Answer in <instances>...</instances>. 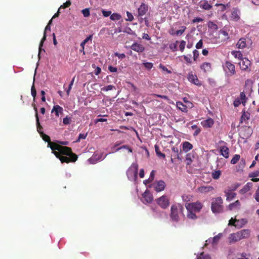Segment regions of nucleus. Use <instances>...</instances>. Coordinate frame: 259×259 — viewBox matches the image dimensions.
Instances as JSON below:
<instances>
[{
    "label": "nucleus",
    "mask_w": 259,
    "mask_h": 259,
    "mask_svg": "<svg viewBox=\"0 0 259 259\" xmlns=\"http://www.w3.org/2000/svg\"><path fill=\"white\" fill-rule=\"evenodd\" d=\"M40 135L42 139L48 142V146L51 149L52 153L60 159L62 163H68L77 160V155L72 152L71 148L61 147L54 142H51L50 137L44 133L40 134Z\"/></svg>",
    "instance_id": "nucleus-1"
},
{
    "label": "nucleus",
    "mask_w": 259,
    "mask_h": 259,
    "mask_svg": "<svg viewBox=\"0 0 259 259\" xmlns=\"http://www.w3.org/2000/svg\"><path fill=\"white\" fill-rule=\"evenodd\" d=\"M184 207L181 204H172L171 206L169 214L171 220L175 222H179L181 215L184 216Z\"/></svg>",
    "instance_id": "nucleus-2"
},
{
    "label": "nucleus",
    "mask_w": 259,
    "mask_h": 259,
    "mask_svg": "<svg viewBox=\"0 0 259 259\" xmlns=\"http://www.w3.org/2000/svg\"><path fill=\"white\" fill-rule=\"evenodd\" d=\"M223 200L221 197L214 198L211 204V209L213 213H221L223 211Z\"/></svg>",
    "instance_id": "nucleus-3"
},
{
    "label": "nucleus",
    "mask_w": 259,
    "mask_h": 259,
    "mask_svg": "<svg viewBox=\"0 0 259 259\" xmlns=\"http://www.w3.org/2000/svg\"><path fill=\"white\" fill-rule=\"evenodd\" d=\"M138 164L137 163H133L126 171V175L129 180L135 181L137 179Z\"/></svg>",
    "instance_id": "nucleus-4"
},
{
    "label": "nucleus",
    "mask_w": 259,
    "mask_h": 259,
    "mask_svg": "<svg viewBox=\"0 0 259 259\" xmlns=\"http://www.w3.org/2000/svg\"><path fill=\"white\" fill-rule=\"evenodd\" d=\"M203 206V204L199 201L195 202L188 203L185 205L187 210H190L195 212H199Z\"/></svg>",
    "instance_id": "nucleus-5"
},
{
    "label": "nucleus",
    "mask_w": 259,
    "mask_h": 259,
    "mask_svg": "<svg viewBox=\"0 0 259 259\" xmlns=\"http://www.w3.org/2000/svg\"><path fill=\"white\" fill-rule=\"evenodd\" d=\"M156 202L163 209L167 208L170 204L169 199L166 195H162L156 199Z\"/></svg>",
    "instance_id": "nucleus-6"
},
{
    "label": "nucleus",
    "mask_w": 259,
    "mask_h": 259,
    "mask_svg": "<svg viewBox=\"0 0 259 259\" xmlns=\"http://www.w3.org/2000/svg\"><path fill=\"white\" fill-rule=\"evenodd\" d=\"M224 69L228 75L232 76L236 73L235 66L230 61H226L224 66Z\"/></svg>",
    "instance_id": "nucleus-7"
},
{
    "label": "nucleus",
    "mask_w": 259,
    "mask_h": 259,
    "mask_svg": "<svg viewBox=\"0 0 259 259\" xmlns=\"http://www.w3.org/2000/svg\"><path fill=\"white\" fill-rule=\"evenodd\" d=\"M239 64L240 69L242 70L246 71L247 72H249L250 71L249 66H250L251 62L246 58H242L241 61Z\"/></svg>",
    "instance_id": "nucleus-8"
},
{
    "label": "nucleus",
    "mask_w": 259,
    "mask_h": 259,
    "mask_svg": "<svg viewBox=\"0 0 259 259\" xmlns=\"http://www.w3.org/2000/svg\"><path fill=\"white\" fill-rule=\"evenodd\" d=\"M152 186L155 191L159 192L164 189L165 183L162 180L157 181L153 183Z\"/></svg>",
    "instance_id": "nucleus-9"
},
{
    "label": "nucleus",
    "mask_w": 259,
    "mask_h": 259,
    "mask_svg": "<svg viewBox=\"0 0 259 259\" xmlns=\"http://www.w3.org/2000/svg\"><path fill=\"white\" fill-rule=\"evenodd\" d=\"M198 191L202 194L213 193L215 189L211 186H201L198 188Z\"/></svg>",
    "instance_id": "nucleus-10"
},
{
    "label": "nucleus",
    "mask_w": 259,
    "mask_h": 259,
    "mask_svg": "<svg viewBox=\"0 0 259 259\" xmlns=\"http://www.w3.org/2000/svg\"><path fill=\"white\" fill-rule=\"evenodd\" d=\"M149 7L147 4L144 3L138 9V16L142 17L145 15L148 11Z\"/></svg>",
    "instance_id": "nucleus-11"
},
{
    "label": "nucleus",
    "mask_w": 259,
    "mask_h": 259,
    "mask_svg": "<svg viewBox=\"0 0 259 259\" xmlns=\"http://www.w3.org/2000/svg\"><path fill=\"white\" fill-rule=\"evenodd\" d=\"M32 106L33 107V109L35 112V117H36V125H37V130L38 132L40 134L42 133H43L41 130H42V127L41 126L39 123V118L38 116V111L37 107L35 106V104L34 103L32 104Z\"/></svg>",
    "instance_id": "nucleus-12"
},
{
    "label": "nucleus",
    "mask_w": 259,
    "mask_h": 259,
    "mask_svg": "<svg viewBox=\"0 0 259 259\" xmlns=\"http://www.w3.org/2000/svg\"><path fill=\"white\" fill-rule=\"evenodd\" d=\"M142 196L144 198V202L146 203H150L153 201V196L148 190H146L142 194Z\"/></svg>",
    "instance_id": "nucleus-13"
},
{
    "label": "nucleus",
    "mask_w": 259,
    "mask_h": 259,
    "mask_svg": "<svg viewBox=\"0 0 259 259\" xmlns=\"http://www.w3.org/2000/svg\"><path fill=\"white\" fill-rule=\"evenodd\" d=\"M240 11L236 8H234L231 12V18L235 21H238L240 19Z\"/></svg>",
    "instance_id": "nucleus-14"
},
{
    "label": "nucleus",
    "mask_w": 259,
    "mask_h": 259,
    "mask_svg": "<svg viewBox=\"0 0 259 259\" xmlns=\"http://www.w3.org/2000/svg\"><path fill=\"white\" fill-rule=\"evenodd\" d=\"M238 232L239 234L241 240L248 238L250 235V230L249 229H243Z\"/></svg>",
    "instance_id": "nucleus-15"
},
{
    "label": "nucleus",
    "mask_w": 259,
    "mask_h": 259,
    "mask_svg": "<svg viewBox=\"0 0 259 259\" xmlns=\"http://www.w3.org/2000/svg\"><path fill=\"white\" fill-rule=\"evenodd\" d=\"M188 79L189 81L196 85H200L199 80H198L197 76H196V75L193 74L192 72L189 73Z\"/></svg>",
    "instance_id": "nucleus-16"
},
{
    "label": "nucleus",
    "mask_w": 259,
    "mask_h": 259,
    "mask_svg": "<svg viewBox=\"0 0 259 259\" xmlns=\"http://www.w3.org/2000/svg\"><path fill=\"white\" fill-rule=\"evenodd\" d=\"M131 48L133 50H134L137 52H138V53H142V52H144L145 50V48L143 47V45H140L138 43H136V42L133 44L131 46Z\"/></svg>",
    "instance_id": "nucleus-17"
},
{
    "label": "nucleus",
    "mask_w": 259,
    "mask_h": 259,
    "mask_svg": "<svg viewBox=\"0 0 259 259\" xmlns=\"http://www.w3.org/2000/svg\"><path fill=\"white\" fill-rule=\"evenodd\" d=\"M199 6L200 8L205 10H209L212 7V6L206 0L201 1L199 3Z\"/></svg>",
    "instance_id": "nucleus-18"
},
{
    "label": "nucleus",
    "mask_w": 259,
    "mask_h": 259,
    "mask_svg": "<svg viewBox=\"0 0 259 259\" xmlns=\"http://www.w3.org/2000/svg\"><path fill=\"white\" fill-rule=\"evenodd\" d=\"M229 239L230 243L236 242L241 240L238 232L231 234L229 235Z\"/></svg>",
    "instance_id": "nucleus-19"
},
{
    "label": "nucleus",
    "mask_w": 259,
    "mask_h": 259,
    "mask_svg": "<svg viewBox=\"0 0 259 259\" xmlns=\"http://www.w3.org/2000/svg\"><path fill=\"white\" fill-rule=\"evenodd\" d=\"M253 184L251 182H248L246 183L245 186L239 190V193L241 194H244L248 191H249L250 189L252 187Z\"/></svg>",
    "instance_id": "nucleus-20"
},
{
    "label": "nucleus",
    "mask_w": 259,
    "mask_h": 259,
    "mask_svg": "<svg viewBox=\"0 0 259 259\" xmlns=\"http://www.w3.org/2000/svg\"><path fill=\"white\" fill-rule=\"evenodd\" d=\"M220 153L225 158H228L229 156V149L227 146H222L220 148Z\"/></svg>",
    "instance_id": "nucleus-21"
},
{
    "label": "nucleus",
    "mask_w": 259,
    "mask_h": 259,
    "mask_svg": "<svg viewBox=\"0 0 259 259\" xmlns=\"http://www.w3.org/2000/svg\"><path fill=\"white\" fill-rule=\"evenodd\" d=\"M55 112V115L57 117H59V113L62 114L63 112V109L62 107L58 105L54 106L52 110V112Z\"/></svg>",
    "instance_id": "nucleus-22"
},
{
    "label": "nucleus",
    "mask_w": 259,
    "mask_h": 259,
    "mask_svg": "<svg viewBox=\"0 0 259 259\" xmlns=\"http://www.w3.org/2000/svg\"><path fill=\"white\" fill-rule=\"evenodd\" d=\"M201 124L204 127H211L214 124V121L212 118H209L203 121Z\"/></svg>",
    "instance_id": "nucleus-23"
},
{
    "label": "nucleus",
    "mask_w": 259,
    "mask_h": 259,
    "mask_svg": "<svg viewBox=\"0 0 259 259\" xmlns=\"http://www.w3.org/2000/svg\"><path fill=\"white\" fill-rule=\"evenodd\" d=\"M224 192L226 194V196L227 197L226 199L227 201L232 200L236 196V194L234 192H232V191L230 190H225Z\"/></svg>",
    "instance_id": "nucleus-24"
},
{
    "label": "nucleus",
    "mask_w": 259,
    "mask_h": 259,
    "mask_svg": "<svg viewBox=\"0 0 259 259\" xmlns=\"http://www.w3.org/2000/svg\"><path fill=\"white\" fill-rule=\"evenodd\" d=\"M193 145L190 142L185 141L183 143V150L184 152H187L193 149Z\"/></svg>",
    "instance_id": "nucleus-25"
},
{
    "label": "nucleus",
    "mask_w": 259,
    "mask_h": 259,
    "mask_svg": "<svg viewBox=\"0 0 259 259\" xmlns=\"http://www.w3.org/2000/svg\"><path fill=\"white\" fill-rule=\"evenodd\" d=\"M250 113L245 111V110L242 111V114L240 118V122L242 123L243 121L246 122L247 120L250 119Z\"/></svg>",
    "instance_id": "nucleus-26"
},
{
    "label": "nucleus",
    "mask_w": 259,
    "mask_h": 259,
    "mask_svg": "<svg viewBox=\"0 0 259 259\" xmlns=\"http://www.w3.org/2000/svg\"><path fill=\"white\" fill-rule=\"evenodd\" d=\"M237 47L239 49H243L246 47V39L244 38H240L236 44Z\"/></svg>",
    "instance_id": "nucleus-27"
},
{
    "label": "nucleus",
    "mask_w": 259,
    "mask_h": 259,
    "mask_svg": "<svg viewBox=\"0 0 259 259\" xmlns=\"http://www.w3.org/2000/svg\"><path fill=\"white\" fill-rule=\"evenodd\" d=\"M200 68L205 72H209L211 69V64L209 63L204 62L201 65Z\"/></svg>",
    "instance_id": "nucleus-28"
},
{
    "label": "nucleus",
    "mask_w": 259,
    "mask_h": 259,
    "mask_svg": "<svg viewBox=\"0 0 259 259\" xmlns=\"http://www.w3.org/2000/svg\"><path fill=\"white\" fill-rule=\"evenodd\" d=\"M92 35H89V36H88L84 40H83L81 44H80V46L81 47V49L80 50V52H82L83 54H85V52L84 51V44H85L86 43L88 42V41L90 40H92Z\"/></svg>",
    "instance_id": "nucleus-29"
},
{
    "label": "nucleus",
    "mask_w": 259,
    "mask_h": 259,
    "mask_svg": "<svg viewBox=\"0 0 259 259\" xmlns=\"http://www.w3.org/2000/svg\"><path fill=\"white\" fill-rule=\"evenodd\" d=\"M195 212H193L190 210H187V217L189 219L195 220L198 219V217L196 215Z\"/></svg>",
    "instance_id": "nucleus-30"
},
{
    "label": "nucleus",
    "mask_w": 259,
    "mask_h": 259,
    "mask_svg": "<svg viewBox=\"0 0 259 259\" xmlns=\"http://www.w3.org/2000/svg\"><path fill=\"white\" fill-rule=\"evenodd\" d=\"M194 157L193 154L191 153H188L186 155V161L187 165H190L192 163Z\"/></svg>",
    "instance_id": "nucleus-31"
},
{
    "label": "nucleus",
    "mask_w": 259,
    "mask_h": 259,
    "mask_svg": "<svg viewBox=\"0 0 259 259\" xmlns=\"http://www.w3.org/2000/svg\"><path fill=\"white\" fill-rule=\"evenodd\" d=\"M46 33H45V32H44V36H43L42 38H41V39L40 40V44H39V46L38 57L39 56L40 52L42 50H43L45 52V50L44 49H42V47L44 42L46 40Z\"/></svg>",
    "instance_id": "nucleus-32"
},
{
    "label": "nucleus",
    "mask_w": 259,
    "mask_h": 259,
    "mask_svg": "<svg viewBox=\"0 0 259 259\" xmlns=\"http://www.w3.org/2000/svg\"><path fill=\"white\" fill-rule=\"evenodd\" d=\"M222 236V233H219L214 236L212 239V244L213 245L217 244L219 241Z\"/></svg>",
    "instance_id": "nucleus-33"
},
{
    "label": "nucleus",
    "mask_w": 259,
    "mask_h": 259,
    "mask_svg": "<svg viewBox=\"0 0 259 259\" xmlns=\"http://www.w3.org/2000/svg\"><path fill=\"white\" fill-rule=\"evenodd\" d=\"M179 41L176 40L175 42L171 43L169 45V48L172 52H176L178 50V43Z\"/></svg>",
    "instance_id": "nucleus-34"
},
{
    "label": "nucleus",
    "mask_w": 259,
    "mask_h": 259,
    "mask_svg": "<svg viewBox=\"0 0 259 259\" xmlns=\"http://www.w3.org/2000/svg\"><path fill=\"white\" fill-rule=\"evenodd\" d=\"M240 206V202L239 200H236L235 202L230 204L228 206V208L230 210H232L235 207H239Z\"/></svg>",
    "instance_id": "nucleus-35"
},
{
    "label": "nucleus",
    "mask_w": 259,
    "mask_h": 259,
    "mask_svg": "<svg viewBox=\"0 0 259 259\" xmlns=\"http://www.w3.org/2000/svg\"><path fill=\"white\" fill-rule=\"evenodd\" d=\"M231 53L234 56L235 58L238 59H242V54L240 51H233L231 52Z\"/></svg>",
    "instance_id": "nucleus-36"
},
{
    "label": "nucleus",
    "mask_w": 259,
    "mask_h": 259,
    "mask_svg": "<svg viewBox=\"0 0 259 259\" xmlns=\"http://www.w3.org/2000/svg\"><path fill=\"white\" fill-rule=\"evenodd\" d=\"M221 175V171L220 170H215L212 173V178L214 180H218Z\"/></svg>",
    "instance_id": "nucleus-37"
},
{
    "label": "nucleus",
    "mask_w": 259,
    "mask_h": 259,
    "mask_svg": "<svg viewBox=\"0 0 259 259\" xmlns=\"http://www.w3.org/2000/svg\"><path fill=\"white\" fill-rule=\"evenodd\" d=\"M179 149L178 148L172 147V154L171 157H174V158H176V157H179Z\"/></svg>",
    "instance_id": "nucleus-38"
},
{
    "label": "nucleus",
    "mask_w": 259,
    "mask_h": 259,
    "mask_svg": "<svg viewBox=\"0 0 259 259\" xmlns=\"http://www.w3.org/2000/svg\"><path fill=\"white\" fill-rule=\"evenodd\" d=\"M208 27L209 28L217 30L218 28L217 25L213 22L209 21L208 23Z\"/></svg>",
    "instance_id": "nucleus-39"
},
{
    "label": "nucleus",
    "mask_w": 259,
    "mask_h": 259,
    "mask_svg": "<svg viewBox=\"0 0 259 259\" xmlns=\"http://www.w3.org/2000/svg\"><path fill=\"white\" fill-rule=\"evenodd\" d=\"M240 156L239 154H235L233 158L231 160V163L232 164H235L238 162L239 160L240 159Z\"/></svg>",
    "instance_id": "nucleus-40"
},
{
    "label": "nucleus",
    "mask_w": 259,
    "mask_h": 259,
    "mask_svg": "<svg viewBox=\"0 0 259 259\" xmlns=\"http://www.w3.org/2000/svg\"><path fill=\"white\" fill-rule=\"evenodd\" d=\"M155 152H156V154L159 156V157H162L163 158H164L165 157V155L164 154L161 153L159 149V147L157 145H155Z\"/></svg>",
    "instance_id": "nucleus-41"
},
{
    "label": "nucleus",
    "mask_w": 259,
    "mask_h": 259,
    "mask_svg": "<svg viewBox=\"0 0 259 259\" xmlns=\"http://www.w3.org/2000/svg\"><path fill=\"white\" fill-rule=\"evenodd\" d=\"M239 98L241 101L242 104L244 105L246 102V97L244 92L240 93V97Z\"/></svg>",
    "instance_id": "nucleus-42"
},
{
    "label": "nucleus",
    "mask_w": 259,
    "mask_h": 259,
    "mask_svg": "<svg viewBox=\"0 0 259 259\" xmlns=\"http://www.w3.org/2000/svg\"><path fill=\"white\" fill-rule=\"evenodd\" d=\"M81 13L84 17H88L90 15V9L85 8L81 10Z\"/></svg>",
    "instance_id": "nucleus-43"
},
{
    "label": "nucleus",
    "mask_w": 259,
    "mask_h": 259,
    "mask_svg": "<svg viewBox=\"0 0 259 259\" xmlns=\"http://www.w3.org/2000/svg\"><path fill=\"white\" fill-rule=\"evenodd\" d=\"M121 18V16L117 13H113L110 16V19L112 20H119Z\"/></svg>",
    "instance_id": "nucleus-44"
},
{
    "label": "nucleus",
    "mask_w": 259,
    "mask_h": 259,
    "mask_svg": "<svg viewBox=\"0 0 259 259\" xmlns=\"http://www.w3.org/2000/svg\"><path fill=\"white\" fill-rule=\"evenodd\" d=\"M177 106L179 109L182 111H186L187 110V107L184 105L182 102H177Z\"/></svg>",
    "instance_id": "nucleus-45"
},
{
    "label": "nucleus",
    "mask_w": 259,
    "mask_h": 259,
    "mask_svg": "<svg viewBox=\"0 0 259 259\" xmlns=\"http://www.w3.org/2000/svg\"><path fill=\"white\" fill-rule=\"evenodd\" d=\"M186 27L184 26H181V29L177 30L176 31L175 34L177 35H181L184 32V31L186 30Z\"/></svg>",
    "instance_id": "nucleus-46"
},
{
    "label": "nucleus",
    "mask_w": 259,
    "mask_h": 259,
    "mask_svg": "<svg viewBox=\"0 0 259 259\" xmlns=\"http://www.w3.org/2000/svg\"><path fill=\"white\" fill-rule=\"evenodd\" d=\"M31 93L32 96L33 97V101H34L36 96V91L35 90L34 84H33L32 86L31 87Z\"/></svg>",
    "instance_id": "nucleus-47"
},
{
    "label": "nucleus",
    "mask_w": 259,
    "mask_h": 259,
    "mask_svg": "<svg viewBox=\"0 0 259 259\" xmlns=\"http://www.w3.org/2000/svg\"><path fill=\"white\" fill-rule=\"evenodd\" d=\"M71 119L70 117H68L67 116L64 118L63 119V123L64 125L69 124L71 122Z\"/></svg>",
    "instance_id": "nucleus-48"
},
{
    "label": "nucleus",
    "mask_w": 259,
    "mask_h": 259,
    "mask_svg": "<svg viewBox=\"0 0 259 259\" xmlns=\"http://www.w3.org/2000/svg\"><path fill=\"white\" fill-rule=\"evenodd\" d=\"M239 222V220L235 219H233V218H231L230 220H229V225L230 226H234L235 227H237V225H236L235 224V223L236 222Z\"/></svg>",
    "instance_id": "nucleus-49"
},
{
    "label": "nucleus",
    "mask_w": 259,
    "mask_h": 259,
    "mask_svg": "<svg viewBox=\"0 0 259 259\" xmlns=\"http://www.w3.org/2000/svg\"><path fill=\"white\" fill-rule=\"evenodd\" d=\"M219 34L222 35L223 36H224V40L228 39L229 38L228 32L225 30H221L219 32Z\"/></svg>",
    "instance_id": "nucleus-50"
},
{
    "label": "nucleus",
    "mask_w": 259,
    "mask_h": 259,
    "mask_svg": "<svg viewBox=\"0 0 259 259\" xmlns=\"http://www.w3.org/2000/svg\"><path fill=\"white\" fill-rule=\"evenodd\" d=\"M87 133L86 134H80L78 136V139L76 140V142H80L81 139H85L87 138Z\"/></svg>",
    "instance_id": "nucleus-51"
},
{
    "label": "nucleus",
    "mask_w": 259,
    "mask_h": 259,
    "mask_svg": "<svg viewBox=\"0 0 259 259\" xmlns=\"http://www.w3.org/2000/svg\"><path fill=\"white\" fill-rule=\"evenodd\" d=\"M186 41L185 40H182L180 42V44L179 46L180 50L183 52L185 49V46H186Z\"/></svg>",
    "instance_id": "nucleus-52"
},
{
    "label": "nucleus",
    "mask_w": 259,
    "mask_h": 259,
    "mask_svg": "<svg viewBox=\"0 0 259 259\" xmlns=\"http://www.w3.org/2000/svg\"><path fill=\"white\" fill-rule=\"evenodd\" d=\"M184 57V59L185 60V61L189 63V64H191L192 63V60H191V55H184L183 56Z\"/></svg>",
    "instance_id": "nucleus-53"
},
{
    "label": "nucleus",
    "mask_w": 259,
    "mask_h": 259,
    "mask_svg": "<svg viewBox=\"0 0 259 259\" xmlns=\"http://www.w3.org/2000/svg\"><path fill=\"white\" fill-rule=\"evenodd\" d=\"M71 2L70 1H67L60 6V9H65L68 8L71 5Z\"/></svg>",
    "instance_id": "nucleus-54"
},
{
    "label": "nucleus",
    "mask_w": 259,
    "mask_h": 259,
    "mask_svg": "<svg viewBox=\"0 0 259 259\" xmlns=\"http://www.w3.org/2000/svg\"><path fill=\"white\" fill-rule=\"evenodd\" d=\"M259 176V171L257 170L254 172H252L249 174L248 177L249 178H253L255 177H257Z\"/></svg>",
    "instance_id": "nucleus-55"
},
{
    "label": "nucleus",
    "mask_w": 259,
    "mask_h": 259,
    "mask_svg": "<svg viewBox=\"0 0 259 259\" xmlns=\"http://www.w3.org/2000/svg\"><path fill=\"white\" fill-rule=\"evenodd\" d=\"M55 143H56L57 144H59V145H60V146L61 147H63V145H68L69 144V142L68 141H56V142H55Z\"/></svg>",
    "instance_id": "nucleus-56"
},
{
    "label": "nucleus",
    "mask_w": 259,
    "mask_h": 259,
    "mask_svg": "<svg viewBox=\"0 0 259 259\" xmlns=\"http://www.w3.org/2000/svg\"><path fill=\"white\" fill-rule=\"evenodd\" d=\"M126 16L127 18L126 19V20L129 21H132L133 20L134 16H133L132 13L127 11L126 12Z\"/></svg>",
    "instance_id": "nucleus-57"
},
{
    "label": "nucleus",
    "mask_w": 259,
    "mask_h": 259,
    "mask_svg": "<svg viewBox=\"0 0 259 259\" xmlns=\"http://www.w3.org/2000/svg\"><path fill=\"white\" fill-rule=\"evenodd\" d=\"M159 68H161L163 71L166 72L168 74L171 73V71L170 70H168L165 66L160 64Z\"/></svg>",
    "instance_id": "nucleus-58"
},
{
    "label": "nucleus",
    "mask_w": 259,
    "mask_h": 259,
    "mask_svg": "<svg viewBox=\"0 0 259 259\" xmlns=\"http://www.w3.org/2000/svg\"><path fill=\"white\" fill-rule=\"evenodd\" d=\"M242 103L241 101L239 98L235 100L233 102V105L235 107H238Z\"/></svg>",
    "instance_id": "nucleus-59"
},
{
    "label": "nucleus",
    "mask_w": 259,
    "mask_h": 259,
    "mask_svg": "<svg viewBox=\"0 0 259 259\" xmlns=\"http://www.w3.org/2000/svg\"><path fill=\"white\" fill-rule=\"evenodd\" d=\"M143 65L148 69H151L153 66V64L151 62L143 63Z\"/></svg>",
    "instance_id": "nucleus-60"
},
{
    "label": "nucleus",
    "mask_w": 259,
    "mask_h": 259,
    "mask_svg": "<svg viewBox=\"0 0 259 259\" xmlns=\"http://www.w3.org/2000/svg\"><path fill=\"white\" fill-rule=\"evenodd\" d=\"M114 88H115L114 86L110 84V85H108L107 86L105 87L104 88H102V90L104 91H108L110 90H112Z\"/></svg>",
    "instance_id": "nucleus-61"
},
{
    "label": "nucleus",
    "mask_w": 259,
    "mask_h": 259,
    "mask_svg": "<svg viewBox=\"0 0 259 259\" xmlns=\"http://www.w3.org/2000/svg\"><path fill=\"white\" fill-rule=\"evenodd\" d=\"M210 257L208 255H204V252L200 253V255L197 257V259H210Z\"/></svg>",
    "instance_id": "nucleus-62"
},
{
    "label": "nucleus",
    "mask_w": 259,
    "mask_h": 259,
    "mask_svg": "<svg viewBox=\"0 0 259 259\" xmlns=\"http://www.w3.org/2000/svg\"><path fill=\"white\" fill-rule=\"evenodd\" d=\"M193 59L194 61H196L199 57V53L197 50H194L193 52Z\"/></svg>",
    "instance_id": "nucleus-63"
},
{
    "label": "nucleus",
    "mask_w": 259,
    "mask_h": 259,
    "mask_svg": "<svg viewBox=\"0 0 259 259\" xmlns=\"http://www.w3.org/2000/svg\"><path fill=\"white\" fill-rule=\"evenodd\" d=\"M254 198L257 202H259V187L256 189L254 193Z\"/></svg>",
    "instance_id": "nucleus-64"
}]
</instances>
